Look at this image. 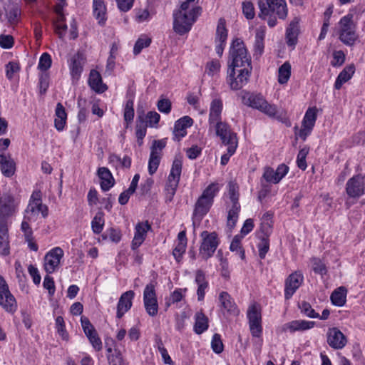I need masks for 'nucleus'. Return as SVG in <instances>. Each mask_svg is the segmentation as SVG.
I'll return each instance as SVG.
<instances>
[{
    "label": "nucleus",
    "instance_id": "63",
    "mask_svg": "<svg viewBox=\"0 0 365 365\" xmlns=\"http://www.w3.org/2000/svg\"><path fill=\"white\" fill-rule=\"evenodd\" d=\"M20 69L18 63L11 61L6 66V75L9 79H11L15 73H17Z\"/></svg>",
    "mask_w": 365,
    "mask_h": 365
},
{
    "label": "nucleus",
    "instance_id": "43",
    "mask_svg": "<svg viewBox=\"0 0 365 365\" xmlns=\"http://www.w3.org/2000/svg\"><path fill=\"white\" fill-rule=\"evenodd\" d=\"M249 324L262 322V315L257 306L253 304L247 310Z\"/></svg>",
    "mask_w": 365,
    "mask_h": 365
},
{
    "label": "nucleus",
    "instance_id": "4",
    "mask_svg": "<svg viewBox=\"0 0 365 365\" xmlns=\"http://www.w3.org/2000/svg\"><path fill=\"white\" fill-rule=\"evenodd\" d=\"M201 10L200 6H195L192 8L189 13L175 11L173 14L175 32L181 36L188 33L198 16L200 15Z\"/></svg>",
    "mask_w": 365,
    "mask_h": 365
},
{
    "label": "nucleus",
    "instance_id": "12",
    "mask_svg": "<svg viewBox=\"0 0 365 365\" xmlns=\"http://www.w3.org/2000/svg\"><path fill=\"white\" fill-rule=\"evenodd\" d=\"M0 305L9 312L16 310V299L11 294L8 284L2 276L0 275Z\"/></svg>",
    "mask_w": 365,
    "mask_h": 365
},
{
    "label": "nucleus",
    "instance_id": "48",
    "mask_svg": "<svg viewBox=\"0 0 365 365\" xmlns=\"http://www.w3.org/2000/svg\"><path fill=\"white\" fill-rule=\"evenodd\" d=\"M81 323L83 330L87 337L96 334L97 333L94 327L91 323L90 320L86 317H81Z\"/></svg>",
    "mask_w": 365,
    "mask_h": 365
},
{
    "label": "nucleus",
    "instance_id": "17",
    "mask_svg": "<svg viewBox=\"0 0 365 365\" xmlns=\"http://www.w3.org/2000/svg\"><path fill=\"white\" fill-rule=\"evenodd\" d=\"M303 282V275L297 272L291 274L285 281L284 297L289 299Z\"/></svg>",
    "mask_w": 365,
    "mask_h": 365
},
{
    "label": "nucleus",
    "instance_id": "49",
    "mask_svg": "<svg viewBox=\"0 0 365 365\" xmlns=\"http://www.w3.org/2000/svg\"><path fill=\"white\" fill-rule=\"evenodd\" d=\"M257 247L259 250V257L261 259H264L269 249V242L268 236H264L261 238L260 242L257 245Z\"/></svg>",
    "mask_w": 365,
    "mask_h": 365
},
{
    "label": "nucleus",
    "instance_id": "62",
    "mask_svg": "<svg viewBox=\"0 0 365 365\" xmlns=\"http://www.w3.org/2000/svg\"><path fill=\"white\" fill-rule=\"evenodd\" d=\"M43 286L45 289H46L48 292V294L51 297H52L55 293V283L53 277L49 275H46L44 277Z\"/></svg>",
    "mask_w": 365,
    "mask_h": 365
},
{
    "label": "nucleus",
    "instance_id": "36",
    "mask_svg": "<svg viewBox=\"0 0 365 365\" xmlns=\"http://www.w3.org/2000/svg\"><path fill=\"white\" fill-rule=\"evenodd\" d=\"M339 39L346 45L353 46L357 39V35L353 29L340 31Z\"/></svg>",
    "mask_w": 365,
    "mask_h": 365
},
{
    "label": "nucleus",
    "instance_id": "59",
    "mask_svg": "<svg viewBox=\"0 0 365 365\" xmlns=\"http://www.w3.org/2000/svg\"><path fill=\"white\" fill-rule=\"evenodd\" d=\"M117 4L118 9L121 12H128L133 6L135 0H115Z\"/></svg>",
    "mask_w": 365,
    "mask_h": 365
},
{
    "label": "nucleus",
    "instance_id": "28",
    "mask_svg": "<svg viewBox=\"0 0 365 365\" xmlns=\"http://www.w3.org/2000/svg\"><path fill=\"white\" fill-rule=\"evenodd\" d=\"M355 72V66L354 64L346 66L338 75L335 83L334 88L336 90H339L342 85L347 82L351 78Z\"/></svg>",
    "mask_w": 365,
    "mask_h": 365
},
{
    "label": "nucleus",
    "instance_id": "61",
    "mask_svg": "<svg viewBox=\"0 0 365 365\" xmlns=\"http://www.w3.org/2000/svg\"><path fill=\"white\" fill-rule=\"evenodd\" d=\"M242 11L247 19H252L255 17V9L252 3L245 1L242 4Z\"/></svg>",
    "mask_w": 365,
    "mask_h": 365
},
{
    "label": "nucleus",
    "instance_id": "10",
    "mask_svg": "<svg viewBox=\"0 0 365 365\" xmlns=\"http://www.w3.org/2000/svg\"><path fill=\"white\" fill-rule=\"evenodd\" d=\"M143 304L147 314L150 317L158 314V304L155 293V285L153 283L147 284L143 292Z\"/></svg>",
    "mask_w": 365,
    "mask_h": 365
},
{
    "label": "nucleus",
    "instance_id": "55",
    "mask_svg": "<svg viewBox=\"0 0 365 365\" xmlns=\"http://www.w3.org/2000/svg\"><path fill=\"white\" fill-rule=\"evenodd\" d=\"M275 173H277L275 170L269 167H267L264 168L262 177L267 182L277 184L279 182V178L277 176V175H275Z\"/></svg>",
    "mask_w": 365,
    "mask_h": 365
},
{
    "label": "nucleus",
    "instance_id": "54",
    "mask_svg": "<svg viewBox=\"0 0 365 365\" xmlns=\"http://www.w3.org/2000/svg\"><path fill=\"white\" fill-rule=\"evenodd\" d=\"M56 327L57 329V332L62 337V339L64 340H67L68 335L66 330L64 320L62 317L58 316L56 317Z\"/></svg>",
    "mask_w": 365,
    "mask_h": 365
},
{
    "label": "nucleus",
    "instance_id": "39",
    "mask_svg": "<svg viewBox=\"0 0 365 365\" xmlns=\"http://www.w3.org/2000/svg\"><path fill=\"white\" fill-rule=\"evenodd\" d=\"M264 32L263 31H257L255 35L254 44V56L259 57L264 52Z\"/></svg>",
    "mask_w": 365,
    "mask_h": 365
},
{
    "label": "nucleus",
    "instance_id": "46",
    "mask_svg": "<svg viewBox=\"0 0 365 365\" xmlns=\"http://www.w3.org/2000/svg\"><path fill=\"white\" fill-rule=\"evenodd\" d=\"M299 307L301 310V312L303 313L308 317L310 318H318L319 317V314L317 313L314 309L312 308V306L309 303L307 302H302L299 304Z\"/></svg>",
    "mask_w": 365,
    "mask_h": 365
},
{
    "label": "nucleus",
    "instance_id": "30",
    "mask_svg": "<svg viewBox=\"0 0 365 365\" xmlns=\"http://www.w3.org/2000/svg\"><path fill=\"white\" fill-rule=\"evenodd\" d=\"M195 282L197 284V299L198 301H202L205 297V289L208 287V282L206 280L205 274L203 271L198 269L196 272Z\"/></svg>",
    "mask_w": 365,
    "mask_h": 365
},
{
    "label": "nucleus",
    "instance_id": "37",
    "mask_svg": "<svg viewBox=\"0 0 365 365\" xmlns=\"http://www.w3.org/2000/svg\"><path fill=\"white\" fill-rule=\"evenodd\" d=\"M148 125L144 119V114H138L136 120L135 135L138 139H143L146 135Z\"/></svg>",
    "mask_w": 365,
    "mask_h": 365
},
{
    "label": "nucleus",
    "instance_id": "52",
    "mask_svg": "<svg viewBox=\"0 0 365 365\" xmlns=\"http://www.w3.org/2000/svg\"><path fill=\"white\" fill-rule=\"evenodd\" d=\"M52 60L48 53H43L40 57L38 68L43 71H47L51 66Z\"/></svg>",
    "mask_w": 365,
    "mask_h": 365
},
{
    "label": "nucleus",
    "instance_id": "41",
    "mask_svg": "<svg viewBox=\"0 0 365 365\" xmlns=\"http://www.w3.org/2000/svg\"><path fill=\"white\" fill-rule=\"evenodd\" d=\"M103 215L102 212H97L91 222L92 230L95 234H99L103 230L104 225Z\"/></svg>",
    "mask_w": 365,
    "mask_h": 365
},
{
    "label": "nucleus",
    "instance_id": "27",
    "mask_svg": "<svg viewBox=\"0 0 365 365\" xmlns=\"http://www.w3.org/2000/svg\"><path fill=\"white\" fill-rule=\"evenodd\" d=\"M88 84L91 89L99 93H103L108 88L106 85L103 83L101 74L96 70L91 71Z\"/></svg>",
    "mask_w": 365,
    "mask_h": 365
},
{
    "label": "nucleus",
    "instance_id": "2",
    "mask_svg": "<svg viewBox=\"0 0 365 365\" xmlns=\"http://www.w3.org/2000/svg\"><path fill=\"white\" fill-rule=\"evenodd\" d=\"M242 94V102L244 105L256 109L269 116V118L279 119L277 107L274 104L269 103L261 93H250L243 91Z\"/></svg>",
    "mask_w": 365,
    "mask_h": 365
},
{
    "label": "nucleus",
    "instance_id": "56",
    "mask_svg": "<svg viewBox=\"0 0 365 365\" xmlns=\"http://www.w3.org/2000/svg\"><path fill=\"white\" fill-rule=\"evenodd\" d=\"M156 344H157L158 349L161 354V356L163 358L164 363L166 364H170V365L173 364V361H172L170 356H169L166 349L164 347L161 339H158L156 340Z\"/></svg>",
    "mask_w": 365,
    "mask_h": 365
},
{
    "label": "nucleus",
    "instance_id": "25",
    "mask_svg": "<svg viewBox=\"0 0 365 365\" xmlns=\"http://www.w3.org/2000/svg\"><path fill=\"white\" fill-rule=\"evenodd\" d=\"M93 14L100 25L105 24L107 19V7L104 0H93Z\"/></svg>",
    "mask_w": 365,
    "mask_h": 365
},
{
    "label": "nucleus",
    "instance_id": "35",
    "mask_svg": "<svg viewBox=\"0 0 365 365\" xmlns=\"http://www.w3.org/2000/svg\"><path fill=\"white\" fill-rule=\"evenodd\" d=\"M219 301L221 307L227 312L235 313V304L231 296L227 292H222L219 295Z\"/></svg>",
    "mask_w": 365,
    "mask_h": 365
},
{
    "label": "nucleus",
    "instance_id": "13",
    "mask_svg": "<svg viewBox=\"0 0 365 365\" xmlns=\"http://www.w3.org/2000/svg\"><path fill=\"white\" fill-rule=\"evenodd\" d=\"M63 255V250L59 247H56L45 255L44 269L47 273L51 274L58 269Z\"/></svg>",
    "mask_w": 365,
    "mask_h": 365
},
{
    "label": "nucleus",
    "instance_id": "42",
    "mask_svg": "<svg viewBox=\"0 0 365 365\" xmlns=\"http://www.w3.org/2000/svg\"><path fill=\"white\" fill-rule=\"evenodd\" d=\"M160 158L161 155L160 154H155L154 152H150L148 161V172L150 175H152L157 171Z\"/></svg>",
    "mask_w": 365,
    "mask_h": 365
},
{
    "label": "nucleus",
    "instance_id": "24",
    "mask_svg": "<svg viewBox=\"0 0 365 365\" xmlns=\"http://www.w3.org/2000/svg\"><path fill=\"white\" fill-rule=\"evenodd\" d=\"M193 120L189 116H184L178 120L174 126L175 140H180L186 134V128L190 127Z\"/></svg>",
    "mask_w": 365,
    "mask_h": 365
},
{
    "label": "nucleus",
    "instance_id": "50",
    "mask_svg": "<svg viewBox=\"0 0 365 365\" xmlns=\"http://www.w3.org/2000/svg\"><path fill=\"white\" fill-rule=\"evenodd\" d=\"M230 249L232 252H237V253L240 255L241 259H243L245 257V250L241 246V240L239 236H235L230 244Z\"/></svg>",
    "mask_w": 365,
    "mask_h": 365
},
{
    "label": "nucleus",
    "instance_id": "19",
    "mask_svg": "<svg viewBox=\"0 0 365 365\" xmlns=\"http://www.w3.org/2000/svg\"><path fill=\"white\" fill-rule=\"evenodd\" d=\"M39 212L43 218L46 217L48 215V207L43 203L29 202V205L25 210V220L29 221L35 220L36 217Z\"/></svg>",
    "mask_w": 365,
    "mask_h": 365
},
{
    "label": "nucleus",
    "instance_id": "22",
    "mask_svg": "<svg viewBox=\"0 0 365 365\" xmlns=\"http://www.w3.org/2000/svg\"><path fill=\"white\" fill-rule=\"evenodd\" d=\"M9 235L7 220H0V254L3 256L10 253Z\"/></svg>",
    "mask_w": 365,
    "mask_h": 365
},
{
    "label": "nucleus",
    "instance_id": "15",
    "mask_svg": "<svg viewBox=\"0 0 365 365\" xmlns=\"http://www.w3.org/2000/svg\"><path fill=\"white\" fill-rule=\"evenodd\" d=\"M346 192L350 197H359L365 193V176L356 175L350 178L346 185Z\"/></svg>",
    "mask_w": 365,
    "mask_h": 365
},
{
    "label": "nucleus",
    "instance_id": "3",
    "mask_svg": "<svg viewBox=\"0 0 365 365\" xmlns=\"http://www.w3.org/2000/svg\"><path fill=\"white\" fill-rule=\"evenodd\" d=\"M218 191L219 188L217 187V184L211 183L202 192L195 205L192 214L194 225L196 220L200 222L203 217L209 212L213 203L214 197Z\"/></svg>",
    "mask_w": 365,
    "mask_h": 365
},
{
    "label": "nucleus",
    "instance_id": "9",
    "mask_svg": "<svg viewBox=\"0 0 365 365\" xmlns=\"http://www.w3.org/2000/svg\"><path fill=\"white\" fill-rule=\"evenodd\" d=\"M19 200L11 194L4 193L0 197V220H7L8 217L14 215L18 208Z\"/></svg>",
    "mask_w": 365,
    "mask_h": 365
},
{
    "label": "nucleus",
    "instance_id": "64",
    "mask_svg": "<svg viewBox=\"0 0 365 365\" xmlns=\"http://www.w3.org/2000/svg\"><path fill=\"white\" fill-rule=\"evenodd\" d=\"M345 61V54L342 51H336L333 53V61L331 65L334 67L341 66Z\"/></svg>",
    "mask_w": 365,
    "mask_h": 365
},
{
    "label": "nucleus",
    "instance_id": "34",
    "mask_svg": "<svg viewBox=\"0 0 365 365\" xmlns=\"http://www.w3.org/2000/svg\"><path fill=\"white\" fill-rule=\"evenodd\" d=\"M208 328V319L202 312H197L195 314V323L194 331L197 334H201Z\"/></svg>",
    "mask_w": 365,
    "mask_h": 365
},
{
    "label": "nucleus",
    "instance_id": "58",
    "mask_svg": "<svg viewBox=\"0 0 365 365\" xmlns=\"http://www.w3.org/2000/svg\"><path fill=\"white\" fill-rule=\"evenodd\" d=\"M109 365H127L124 361L120 351H115V354L108 356Z\"/></svg>",
    "mask_w": 365,
    "mask_h": 365
},
{
    "label": "nucleus",
    "instance_id": "44",
    "mask_svg": "<svg viewBox=\"0 0 365 365\" xmlns=\"http://www.w3.org/2000/svg\"><path fill=\"white\" fill-rule=\"evenodd\" d=\"M309 148L308 147H304L298 153L297 158V164L298 168L302 170H305L307 167L306 158L309 153Z\"/></svg>",
    "mask_w": 365,
    "mask_h": 365
},
{
    "label": "nucleus",
    "instance_id": "8",
    "mask_svg": "<svg viewBox=\"0 0 365 365\" xmlns=\"http://www.w3.org/2000/svg\"><path fill=\"white\" fill-rule=\"evenodd\" d=\"M200 237L202 242L200 247V255L207 260L213 255L219 245L217 234L215 232L203 231L200 234Z\"/></svg>",
    "mask_w": 365,
    "mask_h": 365
},
{
    "label": "nucleus",
    "instance_id": "23",
    "mask_svg": "<svg viewBox=\"0 0 365 365\" xmlns=\"http://www.w3.org/2000/svg\"><path fill=\"white\" fill-rule=\"evenodd\" d=\"M299 18L294 17L286 29V41L289 46L294 47L297 43L299 32Z\"/></svg>",
    "mask_w": 365,
    "mask_h": 365
},
{
    "label": "nucleus",
    "instance_id": "21",
    "mask_svg": "<svg viewBox=\"0 0 365 365\" xmlns=\"http://www.w3.org/2000/svg\"><path fill=\"white\" fill-rule=\"evenodd\" d=\"M84 58L82 53H77L74 54L70 59L69 68L72 78L78 81L83 72Z\"/></svg>",
    "mask_w": 365,
    "mask_h": 365
},
{
    "label": "nucleus",
    "instance_id": "40",
    "mask_svg": "<svg viewBox=\"0 0 365 365\" xmlns=\"http://www.w3.org/2000/svg\"><path fill=\"white\" fill-rule=\"evenodd\" d=\"M227 38V30L225 27V21L220 19L218 21L216 30V41L217 42H226Z\"/></svg>",
    "mask_w": 365,
    "mask_h": 365
},
{
    "label": "nucleus",
    "instance_id": "57",
    "mask_svg": "<svg viewBox=\"0 0 365 365\" xmlns=\"http://www.w3.org/2000/svg\"><path fill=\"white\" fill-rule=\"evenodd\" d=\"M160 118V115L155 111H149L144 119L145 123L150 127H155L159 122Z\"/></svg>",
    "mask_w": 365,
    "mask_h": 365
},
{
    "label": "nucleus",
    "instance_id": "26",
    "mask_svg": "<svg viewBox=\"0 0 365 365\" xmlns=\"http://www.w3.org/2000/svg\"><path fill=\"white\" fill-rule=\"evenodd\" d=\"M98 175L101 179V187L103 191L109 190L114 185V178L107 168H99Z\"/></svg>",
    "mask_w": 365,
    "mask_h": 365
},
{
    "label": "nucleus",
    "instance_id": "38",
    "mask_svg": "<svg viewBox=\"0 0 365 365\" xmlns=\"http://www.w3.org/2000/svg\"><path fill=\"white\" fill-rule=\"evenodd\" d=\"M291 76V64L289 62H284L278 71V82L280 84L287 83Z\"/></svg>",
    "mask_w": 365,
    "mask_h": 365
},
{
    "label": "nucleus",
    "instance_id": "14",
    "mask_svg": "<svg viewBox=\"0 0 365 365\" xmlns=\"http://www.w3.org/2000/svg\"><path fill=\"white\" fill-rule=\"evenodd\" d=\"M215 123L216 135L220 138L222 143L226 145H237V135L227 123L219 120Z\"/></svg>",
    "mask_w": 365,
    "mask_h": 365
},
{
    "label": "nucleus",
    "instance_id": "53",
    "mask_svg": "<svg viewBox=\"0 0 365 365\" xmlns=\"http://www.w3.org/2000/svg\"><path fill=\"white\" fill-rule=\"evenodd\" d=\"M211 347L214 352L220 354L223 351L224 345L219 334H215L211 341Z\"/></svg>",
    "mask_w": 365,
    "mask_h": 365
},
{
    "label": "nucleus",
    "instance_id": "33",
    "mask_svg": "<svg viewBox=\"0 0 365 365\" xmlns=\"http://www.w3.org/2000/svg\"><path fill=\"white\" fill-rule=\"evenodd\" d=\"M347 290L344 287H339L331 294V303L337 307H342L346 303Z\"/></svg>",
    "mask_w": 365,
    "mask_h": 365
},
{
    "label": "nucleus",
    "instance_id": "45",
    "mask_svg": "<svg viewBox=\"0 0 365 365\" xmlns=\"http://www.w3.org/2000/svg\"><path fill=\"white\" fill-rule=\"evenodd\" d=\"M151 43V38L147 36L139 38L135 43L133 53L135 55L139 54L144 48H147Z\"/></svg>",
    "mask_w": 365,
    "mask_h": 365
},
{
    "label": "nucleus",
    "instance_id": "6",
    "mask_svg": "<svg viewBox=\"0 0 365 365\" xmlns=\"http://www.w3.org/2000/svg\"><path fill=\"white\" fill-rule=\"evenodd\" d=\"M182 166V161L181 158H175L173 162L170 173L165 185L167 201L171 202L176 192L180 178Z\"/></svg>",
    "mask_w": 365,
    "mask_h": 365
},
{
    "label": "nucleus",
    "instance_id": "31",
    "mask_svg": "<svg viewBox=\"0 0 365 365\" xmlns=\"http://www.w3.org/2000/svg\"><path fill=\"white\" fill-rule=\"evenodd\" d=\"M0 168L4 176L11 177L15 172V163L10 156L0 154Z\"/></svg>",
    "mask_w": 365,
    "mask_h": 365
},
{
    "label": "nucleus",
    "instance_id": "51",
    "mask_svg": "<svg viewBox=\"0 0 365 365\" xmlns=\"http://www.w3.org/2000/svg\"><path fill=\"white\" fill-rule=\"evenodd\" d=\"M312 269L317 274L324 275L327 274V268L322 261L317 257H313L312 259Z\"/></svg>",
    "mask_w": 365,
    "mask_h": 365
},
{
    "label": "nucleus",
    "instance_id": "20",
    "mask_svg": "<svg viewBox=\"0 0 365 365\" xmlns=\"http://www.w3.org/2000/svg\"><path fill=\"white\" fill-rule=\"evenodd\" d=\"M151 229L150 225L148 221L139 222L135 226V235L131 243L132 250L138 249L144 242L147 232Z\"/></svg>",
    "mask_w": 365,
    "mask_h": 365
},
{
    "label": "nucleus",
    "instance_id": "5",
    "mask_svg": "<svg viewBox=\"0 0 365 365\" xmlns=\"http://www.w3.org/2000/svg\"><path fill=\"white\" fill-rule=\"evenodd\" d=\"M230 55L232 59L230 68H235V69L252 68L251 57L248 55L247 50L241 39L236 38L232 41Z\"/></svg>",
    "mask_w": 365,
    "mask_h": 365
},
{
    "label": "nucleus",
    "instance_id": "16",
    "mask_svg": "<svg viewBox=\"0 0 365 365\" xmlns=\"http://www.w3.org/2000/svg\"><path fill=\"white\" fill-rule=\"evenodd\" d=\"M327 342L334 349H341L347 344L346 336L336 327L329 328L327 332Z\"/></svg>",
    "mask_w": 365,
    "mask_h": 365
},
{
    "label": "nucleus",
    "instance_id": "32",
    "mask_svg": "<svg viewBox=\"0 0 365 365\" xmlns=\"http://www.w3.org/2000/svg\"><path fill=\"white\" fill-rule=\"evenodd\" d=\"M315 322L306 320H294L284 325L285 329H289L291 332L296 331H304L312 329Z\"/></svg>",
    "mask_w": 365,
    "mask_h": 365
},
{
    "label": "nucleus",
    "instance_id": "1",
    "mask_svg": "<svg viewBox=\"0 0 365 365\" xmlns=\"http://www.w3.org/2000/svg\"><path fill=\"white\" fill-rule=\"evenodd\" d=\"M259 17L267 21L270 28L277 24V19L285 20L288 14V9L285 0H259Z\"/></svg>",
    "mask_w": 365,
    "mask_h": 365
},
{
    "label": "nucleus",
    "instance_id": "11",
    "mask_svg": "<svg viewBox=\"0 0 365 365\" xmlns=\"http://www.w3.org/2000/svg\"><path fill=\"white\" fill-rule=\"evenodd\" d=\"M317 118V109L316 107L309 108L304 116L302 122V128L297 133H296L301 139L305 140L309 135H310L315 125Z\"/></svg>",
    "mask_w": 365,
    "mask_h": 365
},
{
    "label": "nucleus",
    "instance_id": "47",
    "mask_svg": "<svg viewBox=\"0 0 365 365\" xmlns=\"http://www.w3.org/2000/svg\"><path fill=\"white\" fill-rule=\"evenodd\" d=\"M134 102L132 99L127 101L124 109V120L128 124L131 123L134 118Z\"/></svg>",
    "mask_w": 365,
    "mask_h": 365
},
{
    "label": "nucleus",
    "instance_id": "60",
    "mask_svg": "<svg viewBox=\"0 0 365 365\" xmlns=\"http://www.w3.org/2000/svg\"><path fill=\"white\" fill-rule=\"evenodd\" d=\"M157 106L160 112L168 114L171 110L172 104L170 100L163 98L158 101Z\"/></svg>",
    "mask_w": 365,
    "mask_h": 365
},
{
    "label": "nucleus",
    "instance_id": "7",
    "mask_svg": "<svg viewBox=\"0 0 365 365\" xmlns=\"http://www.w3.org/2000/svg\"><path fill=\"white\" fill-rule=\"evenodd\" d=\"M252 68H229L227 82L232 90H240L247 83Z\"/></svg>",
    "mask_w": 365,
    "mask_h": 365
},
{
    "label": "nucleus",
    "instance_id": "18",
    "mask_svg": "<svg viewBox=\"0 0 365 365\" xmlns=\"http://www.w3.org/2000/svg\"><path fill=\"white\" fill-rule=\"evenodd\" d=\"M135 293L132 290L123 293L117 304L116 317L120 319L132 307Z\"/></svg>",
    "mask_w": 365,
    "mask_h": 365
},
{
    "label": "nucleus",
    "instance_id": "29",
    "mask_svg": "<svg viewBox=\"0 0 365 365\" xmlns=\"http://www.w3.org/2000/svg\"><path fill=\"white\" fill-rule=\"evenodd\" d=\"M222 110V101L220 98L212 101L210 108L209 123L214 124L216 121L221 120V113Z\"/></svg>",
    "mask_w": 365,
    "mask_h": 365
}]
</instances>
